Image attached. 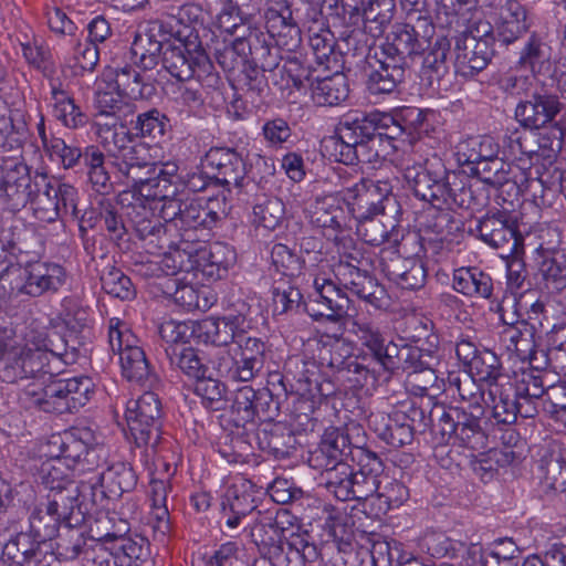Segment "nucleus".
Wrapping results in <instances>:
<instances>
[{
    "mask_svg": "<svg viewBox=\"0 0 566 566\" xmlns=\"http://www.w3.org/2000/svg\"><path fill=\"white\" fill-rule=\"evenodd\" d=\"M128 136L122 134L109 153L114 157V176L118 182L132 188L138 195L168 203L176 199L174 186L178 167L174 163L153 161L147 145H128Z\"/></svg>",
    "mask_w": 566,
    "mask_h": 566,
    "instance_id": "1",
    "label": "nucleus"
},
{
    "mask_svg": "<svg viewBox=\"0 0 566 566\" xmlns=\"http://www.w3.org/2000/svg\"><path fill=\"white\" fill-rule=\"evenodd\" d=\"M405 178L417 198L441 211L479 205L469 178L463 172L448 170L440 159L427 160L423 167L407 168Z\"/></svg>",
    "mask_w": 566,
    "mask_h": 566,
    "instance_id": "2",
    "label": "nucleus"
},
{
    "mask_svg": "<svg viewBox=\"0 0 566 566\" xmlns=\"http://www.w3.org/2000/svg\"><path fill=\"white\" fill-rule=\"evenodd\" d=\"M450 385L457 388L462 401L468 402V409L463 407H449L439 417L438 428L442 439H453L463 447L472 450H481L486 447L488 436L481 427V418L484 415L486 390L482 389L470 375L463 378L459 376L450 379Z\"/></svg>",
    "mask_w": 566,
    "mask_h": 566,
    "instance_id": "3",
    "label": "nucleus"
},
{
    "mask_svg": "<svg viewBox=\"0 0 566 566\" xmlns=\"http://www.w3.org/2000/svg\"><path fill=\"white\" fill-rule=\"evenodd\" d=\"M94 384L90 377L56 378L30 382L19 396L27 408L44 412H74L85 406L93 395Z\"/></svg>",
    "mask_w": 566,
    "mask_h": 566,
    "instance_id": "4",
    "label": "nucleus"
},
{
    "mask_svg": "<svg viewBox=\"0 0 566 566\" xmlns=\"http://www.w3.org/2000/svg\"><path fill=\"white\" fill-rule=\"evenodd\" d=\"M108 343L112 350L119 356L124 378L148 389H155L159 385L157 374L127 323L117 317L108 321Z\"/></svg>",
    "mask_w": 566,
    "mask_h": 566,
    "instance_id": "5",
    "label": "nucleus"
},
{
    "mask_svg": "<svg viewBox=\"0 0 566 566\" xmlns=\"http://www.w3.org/2000/svg\"><path fill=\"white\" fill-rule=\"evenodd\" d=\"M161 212L175 228L182 231L187 241L199 240L191 231L212 229L224 216L226 203L222 199H172L164 203Z\"/></svg>",
    "mask_w": 566,
    "mask_h": 566,
    "instance_id": "6",
    "label": "nucleus"
},
{
    "mask_svg": "<svg viewBox=\"0 0 566 566\" xmlns=\"http://www.w3.org/2000/svg\"><path fill=\"white\" fill-rule=\"evenodd\" d=\"M30 337L19 344L14 339L0 334V380L7 384H19L32 379V382H45L48 363L45 353L34 352Z\"/></svg>",
    "mask_w": 566,
    "mask_h": 566,
    "instance_id": "7",
    "label": "nucleus"
},
{
    "mask_svg": "<svg viewBox=\"0 0 566 566\" xmlns=\"http://www.w3.org/2000/svg\"><path fill=\"white\" fill-rule=\"evenodd\" d=\"M161 402L151 389L126 403L125 418L129 432L135 444L146 449L147 455H150L149 451L156 453L161 440Z\"/></svg>",
    "mask_w": 566,
    "mask_h": 566,
    "instance_id": "8",
    "label": "nucleus"
},
{
    "mask_svg": "<svg viewBox=\"0 0 566 566\" xmlns=\"http://www.w3.org/2000/svg\"><path fill=\"white\" fill-rule=\"evenodd\" d=\"M42 172L31 175V168L21 156L0 158V206L10 212H18L40 190Z\"/></svg>",
    "mask_w": 566,
    "mask_h": 566,
    "instance_id": "9",
    "label": "nucleus"
},
{
    "mask_svg": "<svg viewBox=\"0 0 566 566\" xmlns=\"http://www.w3.org/2000/svg\"><path fill=\"white\" fill-rule=\"evenodd\" d=\"M314 292L304 304L306 313L314 321L325 319L334 326L327 336L339 340L344 334V319L348 316L350 300L336 284L326 275H317L313 282Z\"/></svg>",
    "mask_w": 566,
    "mask_h": 566,
    "instance_id": "10",
    "label": "nucleus"
},
{
    "mask_svg": "<svg viewBox=\"0 0 566 566\" xmlns=\"http://www.w3.org/2000/svg\"><path fill=\"white\" fill-rule=\"evenodd\" d=\"M375 132L374 115L350 113L345 115L335 128V133L326 140L325 147L332 150L335 160L344 165H356L360 148Z\"/></svg>",
    "mask_w": 566,
    "mask_h": 566,
    "instance_id": "11",
    "label": "nucleus"
},
{
    "mask_svg": "<svg viewBox=\"0 0 566 566\" xmlns=\"http://www.w3.org/2000/svg\"><path fill=\"white\" fill-rule=\"evenodd\" d=\"M434 25L419 17L416 24L396 23L377 49L409 69V61L421 55L433 38Z\"/></svg>",
    "mask_w": 566,
    "mask_h": 566,
    "instance_id": "12",
    "label": "nucleus"
},
{
    "mask_svg": "<svg viewBox=\"0 0 566 566\" xmlns=\"http://www.w3.org/2000/svg\"><path fill=\"white\" fill-rule=\"evenodd\" d=\"M346 198L357 217H394L400 213V205L388 180L361 179L347 188Z\"/></svg>",
    "mask_w": 566,
    "mask_h": 566,
    "instance_id": "13",
    "label": "nucleus"
},
{
    "mask_svg": "<svg viewBox=\"0 0 566 566\" xmlns=\"http://www.w3.org/2000/svg\"><path fill=\"white\" fill-rule=\"evenodd\" d=\"M494 38L491 25H483L482 34L479 29L467 30L455 36L454 42V67L455 72L463 77H473L483 71L494 55Z\"/></svg>",
    "mask_w": 566,
    "mask_h": 566,
    "instance_id": "14",
    "label": "nucleus"
},
{
    "mask_svg": "<svg viewBox=\"0 0 566 566\" xmlns=\"http://www.w3.org/2000/svg\"><path fill=\"white\" fill-rule=\"evenodd\" d=\"M279 512H259V516L251 526L250 536L256 545L260 557L252 566H290L285 557L284 539L286 530L279 522Z\"/></svg>",
    "mask_w": 566,
    "mask_h": 566,
    "instance_id": "15",
    "label": "nucleus"
},
{
    "mask_svg": "<svg viewBox=\"0 0 566 566\" xmlns=\"http://www.w3.org/2000/svg\"><path fill=\"white\" fill-rule=\"evenodd\" d=\"M526 161L522 164L506 163L499 155L494 158L482 161L476 168H471L481 181L492 187L499 188L509 186L518 192H531L537 197V181L534 180L535 167H526Z\"/></svg>",
    "mask_w": 566,
    "mask_h": 566,
    "instance_id": "16",
    "label": "nucleus"
},
{
    "mask_svg": "<svg viewBox=\"0 0 566 566\" xmlns=\"http://www.w3.org/2000/svg\"><path fill=\"white\" fill-rule=\"evenodd\" d=\"M408 67L387 56L378 49L366 56L361 64V75L371 95H387L405 82Z\"/></svg>",
    "mask_w": 566,
    "mask_h": 566,
    "instance_id": "17",
    "label": "nucleus"
},
{
    "mask_svg": "<svg viewBox=\"0 0 566 566\" xmlns=\"http://www.w3.org/2000/svg\"><path fill=\"white\" fill-rule=\"evenodd\" d=\"M264 13L269 45L285 49L287 52L298 48L301 28L287 0H268Z\"/></svg>",
    "mask_w": 566,
    "mask_h": 566,
    "instance_id": "18",
    "label": "nucleus"
},
{
    "mask_svg": "<svg viewBox=\"0 0 566 566\" xmlns=\"http://www.w3.org/2000/svg\"><path fill=\"white\" fill-rule=\"evenodd\" d=\"M325 486L340 501H365L380 488V480L354 471L349 464H339L326 474Z\"/></svg>",
    "mask_w": 566,
    "mask_h": 566,
    "instance_id": "19",
    "label": "nucleus"
},
{
    "mask_svg": "<svg viewBox=\"0 0 566 566\" xmlns=\"http://www.w3.org/2000/svg\"><path fill=\"white\" fill-rule=\"evenodd\" d=\"M23 281L19 291L32 297L56 293L67 280V272L60 263L29 261L20 274Z\"/></svg>",
    "mask_w": 566,
    "mask_h": 566,
    "instance_id": "20",
    "label": "nucleus"
},
{
    "mask_svg": "<svg viewBox=\"0 0 566 566\" xmlns=\"http://www.w3.org/2000/svg\"><path fill=\"white\" fill-rule=\"evenodd\" d=\"M475 231L484 243L509 253L516 252L522 243L515 221L505 211L485 214L478 221Z\"/></svg>",
    "mask_w": 566,
    "mask_h": 566,
    "instance_id": "21",
    "label": "nucleus"
},
{
    "mask_svg": "<svg viewBox=\"0 0 566 566\" xmlns=\"http://www.w3.org/2000/svg\"><path fill=\"white\" fill-rule=\"evenodd\" d=\"M205 163L213 170L217 182L227 187H241L247 175V164L241 153L230 147H212Z\"/></svg>",
    "mask_w": 566,
    "mask_h": 566,
    "instance_id": "22",
    "label": "nucleus"
},
{
    "mask_svg": "<svg viewBox=\"0 0 566 566\" xmlns=\"http://www.w3.org/2000/svg\"><path fill=\"white\" fill-rule=\"evenodd\" d=\"M49 446L56 449V451L51 450L50 453L63 460L70 469L78 467L80 471H86L98 465L101 449L90 447L82 438H76L72 433L52 436Z\"/></svg>",
    "mask_w": 566,
    "mask_h": 566,
    "instance_id": "23",
    "label": "nucleus"
},
{
    "mask_svg": "<svg viewBox=\"0 0 566 566\" xmlns=\"http://www.w3.org/2000/svg\"><path fill=\"white\" fill-rule=\"evenodd\" d=\"M305 214L311 224L322 229L329 239L337 240L348 228V216L333 196L315 198L305 209Z\"/></svg>",
    "mask_w": 566,
    "mask_h": 566,
    "instance_id": "24",
    "label": "nucleus"
},
{
    "mask_svg": "<svg viewBox=\"0 0 566 566\" xmlns=\"http://www.w3.org/2000/svg\"><path fill=\"white\" fill-rule=\"evenodd\" d=\"M563 104L551 93H535L530 99L521 101L515 108V118L525 128L539 129L554 120Z\"/></svg>",
    "mask_w": 566,
    "mask_h": 566,
    "instance_id": "25",
    "label": "nucleus"
},
{
    "mask_svg": "<svg viewBox=\"0 0 566 566\" xmlns=\"http://www.w3.org/2000/svg\"><path fill=\"white\" fill-rule=\"evenodd\" d=\"M221 520L229 531L237 530L241 521L256 509L252 484L249 481L228 486L221 499Z\"/></svg>",
    "mask_w": 566,
    "mask_h": 566,
    "instance_id": "26",
    "label": "nucleus"
},
{
    "mask_svg": "<svg viewBox=\"0 0 566 566\" xmlns=\"http://www.w3.org/2000/svg\"><path fill=\"white\" fill-rule=\"evenodd\" d=\"M355 447L352 446L348 434L340 429H331L325 431L317 449L312 455L315 468L324 469V480L326 474L335 470L339 464H347L345 459L352 457Z\"/></svg>",
    "mask_w": 566,
    "mask_h": 566,
    "instance_id": "27",
    "label": "nucleus"
},
{
    "mask_svg": "<svg viewBox=\"0 0 566 566\" xmlns=\"http://www.w3.org/2000/svg\"><path fill=\"white\" fill-rule=\"evenodd\" d=\"M163 27L158 22H150L144 28H139L134 38L130 52L135 62L144 70H153L159 62L160 55L169 44L167 35L161 31Z\"/></svg>",
    "mask_w": 566,
    "mask_h": 566,
    "instance_id": "28",
    "label": "nucleus"
},
{
    "mask_svg": "<svg viewBox=\"0 0 566 566\" xmlns=\"http://www.w3.org/2000/svg\"><path fill=\"white\" fill-rule=\"evenodd\" d=\"M266 41H270V36L258 32L248 39H233L231 43L216 48V61L224 72L235 71L250 59L254 62L256 50L264 49Z\"/></svg>",
    "mask_w": 566,
    "mask_h": 566,
    "instance_id": "29",
    "label": "nucleus"
},
{
    "mask_svg": "<svg viewBox=\"0 0 566 566\" xmlns=\"http://www.w3.org/2000/svg\"><path fill=\"white\" fill-rule=\"evenodd\" d=\"M249 310L248 304L239 302L237 314L233 313V310H230L222 317L205 319L201 329L206 336V342L216 346H227L235 343Z\"/></svg>",
    "mask_w": 566,
    "mask_h": 566,
    "instance_id": "30",
    "label": "nucleus"
},
{
    "mask_svg": "<svg viewBox=\"0 0 566 566\" xmlns=\"http://www.w3.org/2000/svg\"><path fill=\"white\" fill-rule=\"evenodd\" d=\"M78 485H69L48 493L46 502L42 503L49 512H53L70 527H76L85 522L87 507L78 502Z\"/></svg>",
    "mask_w": 566,
    "mask_h": 566,
    "instance_id": "31",
    "label": "nucleus"
},
{
    "mask_svg": "<svg viewBox=\"0 0 566 566\" xmlns=\"http://www.w3.org/2000/svg\"><path fill=\"white\" fill-rule=\"evenodd\" d=\"M331 72V75H316L315 81L311 82V97L317 106H337L345 102L349 96V85L344 66L338 70H322Z\"/></svg>",
    "mask_w": 566,
    "mask_h": 566,
    "instance_id": "32",
    "label": "nucleus"
},
{
    "mask_svg": "<svg viewBox=\"0 0 566 566\" xmlns=\"http://www.w3.org/2000/svg\"><path fill=\"white\" fill-rule=\"evenodd\" d=\"M254 62L263 71H268L269 83L271 82L282 93L287 92L290 94L292 92L294 88L293 74L285 72L291 65L290 55L283 56L280 48L269 45V41H266L264 49L256 50Z\"/></svg>",
    "mask_w": 566,
    "mask_h": 566,
    "instance_id": "33",
    "label": "nucleus"
},
{
    "mask_svg": "<svg viewBox=\"0 0 566 566\" xmlns=\"http://www.w3.org/2000/svg\"><path fill=\"white\" fill-rule=\"evenodd\" d=\"M533 23L526 6L518 0H506L500 11L497 36L501 42L509 45L524 35Z\"/></svg>",
    "mask_w": 566,
    "mask_h": 566,
    "instance_id": "34",
    "label": "nucleus"
},
{
    "mask_svg": "<svg viewBox=\"0 0 566 566\" xmlns=\"http://www.w3.org/2000/svg\"><path fill=\"white\" fill-rule=\"evenodd\" d=\"M491 409V417L497 424H512L518 416V401L514 399L512 382L491 384L486 390L484 409Z\"/></svg>",
    "mask_w": 566,
    "mask_h": 566,
    "instance_id": "35",
    "label": "nucleus"
},
{
    "mask_svg": "<svg viewBox=\"0 0 566 566\" xmlns=\"http://www.w3.org/2000/svg\"><path fill=\"white\" fill-rule=\"evenodd\" d=\"M308 44L312 50L315 63L322 70H338L344 66L342 54L335 51L334 34L318 22L315 25H307Z\"/></svg>",
    "mask_w": 566,
    "mask_h": 566,
    "instance_id": "36",
    "label": "nucleus"
},
{
    "mask_svg": "<svg viewBox=\"0 0 566 566\" xmlns=\"http://www.w3.org/2000/svg\"><path fill=\"white\" fill-rule=\"evenodd\" d=\"M137 475L134 469L124 462H116L97 473L92 489L99 485L101 492L107 497H118L125 492L134 490Z\"/></svg>",
    "mask_w": 566,
    "mask_h": 566,
    "instance_id": "37",
    "label": "nucleus"
},
{
    "mask_svg": "<svg viewBox=\"0 0 566 566\" xmlns=\"http://www.w3.org/2000/svg\"><path fill=\"white\" fill-rule=\"evenodd\" d=\"M452 286L467 297L491 298L493 295V280L491 275L476 266L454 270Z\"/></svg>",
    "mask_w": 566,
    "mask_h": 566,
    "instance_id": "38",
    "label": "nucleus"
},
{
    "mask_svg": "<svg viewBox=\"0 0 566 566\" xmlns=\"http://www.w3.org/2000/svg\"><path fill=\"white\" fill-rule=\"evenodd\" d=\"M397 217H357L359 221L357 232L370 245L378 247L385 242L396 244L399 241Z\"/></svg>",
    "mask_w": 566,
    "mask_h": 566,
    "instance_id": "39",
    "label": "nucleus"
},
{
    "mask_svg": "<svg viewBox=\"0 0 566 566\" xmlns=\"http://www.w3.org/2000/svg\"><path fill=\"white\" fill-rule=\"evenodd\" d=\"M28 335L33 346L32 348L36 349V352L45 353L48 367L43 374L48 379H51L57 373V367L53 366L52 363L63 361L69 364L73 361V353H69L65 340L56 333L49 336L45 332L31 331Z\"/></svg>",
    "mask_w": 566,
    "mask_h": 566,
    "instance_id": "40",
    "label": "nucleus"
},
{
    "mask_svg": "<svg viewBox=\"0 0 566 566\" xmlns=\"http://www.w3.org/2000/svg\"><path fill=\"white\" fill-rule=\"evenodd\" d=\"M451 48L450 41L446 36L430 39V44L423 54L421 75L428 81L430 86L439 82L449 73L448 54Z\"/></svg>",
    "mask_w": 566,
    "mask_h": 566,
    "instance_id": "41",
    "label": "nucleus"
},
{
    "mask_svg": "<svg viewBox=\"0 0 566 566\" xmlns=\"http://www.w3.org/2000/svg\"><path fill=\"white\" fill-rule=\"evenodd\" d=\"M111 83L126 97L133 99L149 98L155 93V86L132 65L116 66L111 70Z\"/></svg>",
    "mask_w": 566,
    "mask_h": 566,
    "instance_id": "42",
    "label": "nucleus"
},
{
    "mask_svg": "<svg viewBox=\"0 0 566 566\" xmlns=\"http://www.w3.org/2000/svg\"><path fill=\"white\" fill-rule=\"evenodd\" d=\"M53 116L67 128L85 125L86 115L75 104L70 94L56 81L50 82Z\"/></svg>",
    "mask_w": 566,
    "mask_h": 566,
    "instance_id": "43",
    "label": "nucleus"
},
{
    "mask_svg": "<svg viewBox=\"0 0 566 566\" xmlns=\"http://www.w3.org/2000/svg\"><path fill=\"white\" fill-rule=\"evenodd\" d=\"M40 180V190L45 187V191H50L54 206H57L56 211L62 219L69 214L73 218L78 217V191L73 185L49 177L43 172Z\"/></svg>",
    "mask_w": 566,
    "mask_h": 566,
    "instance_id": "44",
    "label": "nucleus"
},
{
    "mask_svg": "<svg viewBox=\"0 0 566 566\" xmlns=\"http://www.w3.org/2000/svg\"><path fill=\"white\" fill-rule=\"evenodd\" d=\"M539 469L544 486L556 492L566 491V448H551L542 458Z\"/></svg>",
    "mask_w": 566,
    "mask_h": 566,
    "instance_id": "45",
    "label": "nucleus"
},
{
    "mask_svg": "<svg viewBox=\"0 0 566 566\" xmlns=\"http://www.w3.org/2000/svg\"><path fill=\"white\" fill-rule=\"evenodd\" d=\"M517 65L528 70L533 76L547 72L551 67V48L533 33L520 53Z\"/></svg>",
    "mask_w": 566,
    "mask_h": 566,
    "instance_id": "46",
    "label": "nucleus"
},
{
    "mask_svg": "<svg viewBox=\"0 0 566 566\" xmlns=\"http://www.w3.org/2000/svg\"><path fill=\"white\" fill-rule=\"evenodd\" d=\"M396 10V0H366L361 24L373 38L381 35L391 22Z\"/></svg>",
    "mask_w": 566,
    "mask_h": 566,
    "instance_id": "47",
    "label": "nucleus"
},
{
    "mask_svg": "<svg viewBox=\"0 0 566 566\" xmlns=\"http://www.w3.org/2000/svg\"><path fill=\"white\" fill-rule=\"evenodd\" d=\"M165 353L170 366L191 380L196 381L209 371L208 366L199 357L198 352L190 346L166 347Z\"/></svg>",
    "mask_w": 566,
    "mask_h": 566,
    "instance_id": "48",
    "label": "nucleus"
},
{
    "mask_svg": "<svg viewBox=\"0 0 566 566\" xmlns=\"http://www.w3.org/2000/svg\"><path fill=\"white\" fill-rule=\"evenodd\" d=\"M366 33L365 29H354L340 39L337 53L342 54L344 70L350 72L353 66L361 70L365 57L373 55Z\"/></svg>",
    "mask_w": 566,
    "mask_h": 566,
    "instance_id": "49",
    "label": "nucleus"
},
{
    "mask_svg": "<svg viewBox=\"0 0 566 566\" xmlns=\"http://www.w3.org/2000/svg\"><path fill=\"white\" fill-rule=\"evenodd\" d=\"M263 368L235 353L229 352L218 364V371L230 381L249 382L256 378Z\"/></svg>",
    "mask_w": 566,
    "mask_h": 566,
    "instance_id": "50",
    "label": "nucleus"
},
{
    "mask_svg": "<svg viewBox=\"0 0 566 566\" xmlns=\"http://www.w3.org/2000/svg\"><path fill=\"white\" fill-rule=\"evenodd\" d=\"M125 95L117 90L113 83L103 82L98 85L95 93L94 105L98 111L99 117L109 115L119 116V114H133V106L124 99Z\"/></svg>",
    "mask_w": 566,
    "mask_h": 566,
    "instance_id": "51",
    "label": "nucleus"
},
{
    "mask_svg": "<svg viewBox=\"0 0 566 566\" xmlns=\"http://www.w3.org/2000/svg\"><path fill=\"white\" fill-rule=\"evenodd\" d=\"M193 52L187 50L186 45L168 44L161 56L163 66L166 71L178 81H189L195 77V71L192 69Z\"/></svg>",
    "mask_w": 566,
    "mask_h": 566,
    "instance_id": "52",
    "label": "nucleus"
},
{
    "mask_svg": "<svg viewBox=\"0 0 566 566\" xmlns=\"http://www.w3.org/2000/svg\"><path fill=\"white\" fill-rule=\"evenodd\" d=\"M130 124L134 140H137V137L153 140L163 138L170 127L168 117L158 108L139 113L135 120H130Z\"/></svg>",
    "mask_w": 566,
    "mask_h": 566,
    "instance_id": "53",
    "label": "nucleus"
},
{
    "mask_svg": "<svg viewBox=\"0 0 566 566\" xmlns=\"http://www.w3.org/2000/svg\"><path fill=\"white\" fill-rule=\"evenodd\" d=\"M499 144L489 135L478 136L461 144L458 151L459 160L472 165V168L480 166L482 161L490 160L499 155Z\"/></svg>",
    "mask_w": 566,
    "mask_h": 566,
    "instance_id": "54",
    "label": "nucleus"
},
{
    "mask_svg": "<svg viewBox=\"0 0 566 566\" xmlns=\"http://www.w3.org/2000/svg\"><path fill=\"white\" fill-rule=\"evenodd\" d=\"M40 542V538L30 530L21 531L12 535L3 545L2 558L13 566H30V554Z\"/></svg>",
    "mask_w": 566,
    "mask_h": 566,
    "instance_id": "55",
    "label": "nucleus"
},
{
    "mask_svg": "<svg viewBox=\"0 0 566 566\" xmlns=\"http://www.w3.org/2000/svg\"><path fill=\"white\" fill-rule=\"evenodd\" d=\"M127 113L119 114V116L109 115L106 117H99L98 114L96 115L95 120V128L96 134L98 138L101 139V143L106 151L107 157L111 160V165L114 168V157L109 153V146L114 145L117 137L122 134H126L128 136V145H146L145 143L134 140V135L130 133V130L126 129V126L124 124L120 125L119 129L116 128L118 122H126Z\"/></svg>",
    "mask_w": 566,
    "mask_h": 566,
    "instance_id": "56",
    "label": "nucleus"
},
{
    "mask_svg": "<svg viewBox=\"0 0 566 566\" xmlns=\"http://www.w3.org/2000/svg\"><path fill=\"white\" fill-rule=\"evenodd\" d=\"M535 334L534 325L526 321L517 322L505 331V336L509 338L507 349L521 359H532L536 347Z\"/></svg>",
    "mask_w": 566,
    "mask_h": 566,
    "instance_id": "57",
    "label": "nucleus"
},
{
    "mask_svg": "<svg viewBox=\"0 0 566 566\" xmlns=\"http://www.w3.org/2000/svg\"><path fill=\"white\" fill-rule=\"evenodd\" d=\"M218 27L222 32L232 35L233 39L243 40L250 38V33H264V31L254 23L253 19L243 17V14L237 10H230L226 4L218 15Z\"/></svg>",
    "mask_w": 566,
    "mask_h": 566,
    "instance_id": "58",
    "label": "nucleus"
},
{
    "mask_svg": "<svg viewBox=\"0 0 566 566\" xmlns=\"http://www.w3.org/2000/svg\"><path fill=\"white\" fill-rule=\"evenodd\" d=\"M71 470L64 461L50 453L49 459L42 462L39 478L44 488L51 492L76 484L71 478Z\"/></svg>",
    "mask_w": 566,
    "mask_h": 566,
    "instance_id": "59",
    "label": "nucleus"
},
{
    "mask_svg": "<svg viewBox=\"0 0 566 566\" xmlns=\"http://www.w3.org/2000/svg\"><path fill=\"white\" fill-rule=\"evenodd\" d=\"M284 548L290 566H305L318 558L317 547L308 541L307 534L292 533L289 537L285 535Z\"/></svg>",
    "mask_w": 566,
    "mask_h": 566,
    "instance_id": "60",
    "label": "nucleus"
},
{
    "mask_svg": "<svg viewBox=\"0 0 566 566\" xmlns=\"http://www.w3.org/2000/svg\"><path fill=\"white\" fill-rule=\"evenodd\" d=\"M235 251L228 244L216 242L210 245L203 273L213 279H222L235 262Z\"/></svg>",
    "mask_w": 566,
    "mask_h": 566,
    "instance_id": "61",
    "label": "nucleus"
},
{
    "mask_svg": "<svg viewBox=\"0 0 566 566\" xmlns=\"http://www.w3.org/2000/svg\"><path fill=\"white\" fill-rule=\"evenodd\" d=\"M101 282L105 293L114 297L130 301L136 296V289L130 277L115 266H108L103 271Z\"/></svg>",
    "mask_w": 566,
    "mask_h": 566,
    "instance_id": "62",
    "label": "nucleus"
},
{
    "mask_svg": "<svg viewBox=\"0 0 566 566\" xmlns=\"http://www.w3.org/2000/svg\"><path fill=\"white\" fill-rule=\"evenodd\" d=\"M61 307L62 319L70 329L80 332L88 327L91 323V308L78 296L71 295L64 297Z\"/></svg>",
    "mask_w": 566,
    "mask_h": 566,
    "instance_id": "63",
    "label": "nucleus"
},
{
    "mask_svg": "<svg viewBox=\"0 0 566 566\" xmlns=\"http://www.w3.org/2000/svg\"><path fill=\"white\" fill-rule=\"evenodd\" d=\"M469 374L480 381L491 384L497 382L501 376V363L499 357L490 349L483 348L468 366Z\"/></svg>",
    "mask_w": 566,
    "mask_h": 566,
    "instance_id": "64",
    "label": "nucleus"
}]
</instances>
